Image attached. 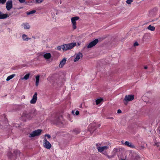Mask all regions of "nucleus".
Instances as JSON below:
<instances>
[{"mask_svg":"<svg viewBox=\"0 0 160 160\" xmlns=\"http://www.w3.org/2000/svg\"><path fill=\"white\" fill-rule=\"evenodd\" d=\"M76 45L75 42L64 44L57 47V49L58 50H61L62 49L63 51H66L72 48Z\"/></svg>","mask_w":160,"mask_h":160,"instance_id":"1","label":"nucleus"},{"mask_svg":"<svg viewBox=\"0 0 160 160\" xmlns=\"http://www.w3.org/2000/svg\"><path fill=\"white\" fill-rule=\"evenodd\" d=\"M134 95H126L125 96L123 101L125 104L127 105L128 102L133 100Z\"/></svg>","mask_w":160,"mask_h":160,"instance_id":"2","label":"nucleus"},{"mask_svg":"<svg viewBox=\"0 0 160 160\" xmlns=\"http://www.w3.org/2000/svg\"><path fill=\"white\" fill-rule=\"evenodd\" d=\"M42 131V130L39 129L35 130L29 134L28 137L29 138H31L38 136L41 134Z\"/></svg>","mask_w":160,"mask_h":160,"instance_id":"3","label":"nucleus"},{"mask_svg":"<svg viewBox=\"0 0 160 160\" xmlns=\"http://www.w3.org/2000/svg\"><path fill=\"white\" fill-rule=\"evenodd\" d=\"M79 18V17L76 16L72 17L71 18V22L72 24V28L73 29L75 30L77 28L76 21L78 20Z\"/></svg>","mask_w":160,"mask_h":160,"instance_id":"4","label":"nucleus"},{"mask_svg":"<svg viewBox=\"0 0 160 160\" xmlns=\"http://www.w3.org/2000/svg\"><path fill=\"white\" fill-rule=\"evenodd\" d=\"M97 123H93L91 124L89 126L88 130L91 133H92L97 128Z\"/></svg>","mask_w":160,"mask_h":160,"instance_id":"5","label":"nucleus"},{"mask_svg":"<svg viewBox=\"0 0 160 160\" xmlns=\"http://www.w3.org/2000/svg\"><path fill=\"white\" fill-rule=\"evenodd\" d=\"M22 116L28 119H31L33 117L32 113L31 112H28L27 111H24L23 112Z\"/></svg>","mask_w":160,"mask_h":160,"instance_id":"6","label":"nucleus"},{"mask_svg":"<svg viewBox=\"0 0 160 160\" xmlns=\"http://www.w3.org/2000/svg\"><path fill=\"white\" fill-rule=\"evenodd\" d=\"M99 40L98 39H96L94 40L91 42L87 46L88 48H91L96 45L98 42Z\"/></svg>","mask_w":160,"mask_h":160,"instance_id":"7","label":"nucleus"},{"mask_svg":"<svg viewBox=\"0 0 160 160\" xmlns=\"http://www.w3.org/2000/svg\"><path fill=\"white\" fill-rule=\"evenodd\" d=\"M109 148L108 146H105L102 147H98L97 148L98 152L101 153H103L102 152L105 150H107Z\"/></svg>","mask_w":160,"mask_h":160,"instance_id":"8","label":"nucleus"},{"mask_svg":"<svg viewBox=\"0 0 160 160\" xmlns=\"http://www.w3.org/2000/svg\"><path fill=\"white\" fill-rule=\"evenodd\" d=\"M12 7V0L8 1L6 3V8L8 11L10 10Z\"/></svg>","mask_w":160,"mask_h":160,"instance_id":"9","label":"nucleus"},{"mask_svg":"<svg viewBox=\"0 0 160 160\" xmlns=\"http://www.w3.org/2000/svg\"><path fill=\"white\" fill-rule=\"evenodd\" d=\"M44 142L43 145L44 147L47 149H50L51 147V144L48 141L46 138L44 139Z\"/></svg>","mask_w":160,"mask_h":160,"instance_id":"10","label":"nucleus"},{"mask_svg":"<svg viewBox=\"0 0 160 160\" xmlns=\"http://www.w3.org/2000/svg\"><path fill=\"white\" fill-rule=\"evenodd\" d=\"M37 93L36 92L32 97V99L30 101V103L31 104L35 103L37 100Z\"/></svg>","mask_w":160,"mask_h":160,"instance_id":"11","label":"nucleus"},{"mask_svg":"<svg viewBox=\"0 0 160 160\" xmlns=\"http://www.w3.org/2000/svg\"><path fill=\"white\" fill-rule=\"evenodd\" d=\"M9 17V16L7 14L3 13L2 12L0 11V19H4L7 18Z\"/></svg>","mask_w":160,"mask_h":160,"instance_id":"12","label":"nucleus"},{"mask_svg":"<svg viewBox=\"0 0 160 160\" xmlns=\"http://www.w3.org/2000/svg\"><path fill=\"white\" fill-rule=\"evenodd\" d=\"M67 61V59L66 58H64L60 62V63L59 64V67L60 68H62L66 63Z\"/></svg>","mask_w":160,"mask_h":160,"instance_id":"13","label":"nucleus"},{"mask_svg":"<svg viewBox=\"0 0 160 160\" xmlns=\"http://www.w3.org/2000/svg\"><path fill=\"white\" fill-rule=\"evenodd\" d=\"M124 144L128 147H130V148H133L134 147V145L132 144V143L131 142H129L128 141H126Z\"/></svg>","mask_w":160,"mask_h":160,"instance_id":"14","label":"nucleus"},{"mask_svg":"<svg viewBox=\"0 0 160 160\" xmlns=\"http://www.w3.org/2000/svg\"><path fill=\"white\" fill-rule=\"evenodd\" d=\"M22 26L25 29H29L30 28V26L28 23H23Z\"/></svg>","mask_w":160,"mask_h":160,"instance_id":"15","label":"nucleus"},{"mask_svg":"<svg viewBox=\"0 0 160 160\" xmlns=\"http://www.w3.org/2000/svg\"><path fill=\"white\" fill-rule=\"evenodd\" d=\"M80 54V52H79L78 54H77L76 55H75V58L73 60L74 62H76L78 61L79 59L80 58V56L79 54Z\"/></svg>","mask_w":160,"mask_h":160,"instance_id":"16","label":"nucleus"},{"mask_svg":"<svg viewBox=\"0 0 160 160\" xmlns=\"http://www.w3.org/2000/svg\"><path fill=\"white\" fill-rule=\"evenodd\" d=\"M40 76L37 75L36 77V82L35 85L36 86H38V85L39 81Z\"/></svg>","mask_w":160,"mask_h":160,"instance_id":"17","label":"nucleus"},{"mask_svg":"<svg viewBox=\"0 0 160 160\" xmlns=\"http://www.w3.org/2000/svg\"><path fill=\"white\" fill-rule=\"evenodd\" d=\"M27 36L26 34H23L22 35V38L23 41H27L31 39L30 38H27Z\"/></svg>","mask_w":160,"mask_h":160,"instance_id":"18","label":"nucleus"},{"mask_svg":"<svg viewBox=\"0 0 160 160\" xmlns=\"http://www.w3.org/2000/svg\"><path fill=\"white\" fill-rule=\"evenodd\" d=\"M51 57V54L49 53H46L44 54V57L47 59L50 58Z\"/></svg>","mask_w":160,"mask_h":160,"instance_id":"19","label":"nucleus"},{"mask_svg":"<svg viewBox=\"0 0 160 160\" xmlns=\"http://www.w3.org/2000/svg\"><path fill=\"white\" fill-rule=\"evenodd\" d=\"M15 75V74H13L8 76L6 79V80L8 81L12 78Z\"/></svg>","mask_w":160,"mask_h":160,"instance_id":"20","label":"nucleus"},{"mask_svg":"<svg viewBox=\"0 0 160 160\" xmlns=\"http://www.w3.org/2000/svg\"><path fill=\"white\" fill-rule=\"evenodd\" d=\"M147 28L152 31H154L155 29V27L152 26L151 25H150Z\"/></svg>","mask_w":160,"mask_h":160,"instance_id":"21","label":"nucleus"},{"mask_svg":"<svg viewBox=\"0 0 160 160\" xmlns=\"http://www.w3.org/2000/svg\"><path fill=\"white\" fill-rule=\"evenodd\" d=\"M120 150V148H114L113 151L112 152L114 153V154L113 155H115V154L116 152H117L119 151Z\"/></svg>","mask_w":160,"mask_h":160,"instance_id":"22","label":"nucleus"},{"mask_svg":"<svg viewBox=\"0 0 160 160\" xmlns=\"http://www.w3.org/2000/svg\"><path fill=\"white\" fill-rule=\"evenodd\" d=\"M36 12V10H32L31 11H29L28 12H27V14L28 15H29L33 14V13H35Z\"/></svg>","mask_w":160,"mask_h":160,"instance_id":"23","label":"nucleus"},{"mask_svg":"<svg viewBox=\"0 0 160 160\" xmlns=\"http://www.w3.org/2000/svg\"><path fill=\"white\" fill-rule=\"evenodd\" d=\"M30 75V73H28L22 79H24L25 80H27L28 78Z\"/></svg>","mask_w":160,"mask_h":160,"instance_id":"24","label":"nucleus"},{"mask_svg":"<svg viewBox=\"0 0 160 160\" xmlns=\"http://www.w3.org/2000/svg\"><path fill=\"white\" fill-rule=\"evenodd\" d=\"M103 99L102 98L98 99L96 100V102L97 105H98L102 101Z\"/></svg>","mask_w":160,"mask_h":160,"instance_id":"25","label":"nucleus"},{"mask_svg":"<svg viewBox=\"0 0 160 160\" xmlns=\"http://www.w3.org/2000/svg\"><path fill=\"white\" fill-rule=\"evenodd\" d=\"M73 133L75 134H77L79 133V131L78 129L75 128L73 130Z\"/></svg>","mask_w":160,"mask_h":160,"instance_id":"26","label":"nucleus"},{"mask_svg":"<svg viewBox=\"0 0 160 160\" xmlns=\"http://www.w3.org/2000/svg\"><path fill=\"white\" fill-rule=\"evenodd\" d=\"M104 155H105L108 158H112L114 156V155H112L111 156H110L108 155L106 152H104V153H102Z\"/></svg>","mask_w":160,"mask_h":160,"instance_id":"27","label":"nucleus"},{"mask_svg":"<svg viewBox=\"0 0 160 160\" xmlns=\"http://www.w3.org/2000/svg\"><path fill=\"white\" fill-rule=\"evenodd\" d=\"M44 0H36V2L38 3H40L42 2Z\"/></svg>","mask_w":160,"mask_h":160,"instance_id":"28","label":"nucleus"},{"mask_svg":"<svg viewBox=\"0 0 160 160\" xmlns=\"http://www.w3.org/2000/svg\"><path fill=\"white\" fill-rule=\"evenodd\" d=\"M133 2V0H127L126 1L127 3L128 4H130Z\"/></svg>","mask_w":160,"mask_h":160,"instance_id":"29","label":"nucleus"},{"mask_svg":"<svg viewBox=\"0 0 160 160\" xmlns=\"http://www.w3.org/2000/svg\"><path fill=\"white\" fill-rule=\"evenodd\" d=\"M138 42H136L134 43V45H133V46L134 47H136V46H138Z\"/></svg>","mask_w":160,"mask_h":160,"instance_id":"30","label":"nucleus"},{"mask_svg":"<svg viewBox=\"0 0 160 160\" xmlns=\"http://www.w3.org/2000/svg\"><path fill=\"white\" fill-rule=\"evenodd\" d=\"M6 1V0H1V3L3 4Z\"/></svg>","mask_w":160,"mask_h":160,"instance_id":"31","label":"nucleus"},{"mask_svg":"<svg viewBox=\"0 0 160 160\" xmlns=\"http://www.w3.org/2000/svg\"><path fill=\"white\" fill-rule=\"evenodd\" d=\"M79 112L77 110L75 112V115H78L79 114Z\"/></svg>","mask_w":160,"mask_h":160,"instance_id":"32","label":"nucleus"},{"mask_svg":"<svg viewBox=\"0 0 160 160\" xmlns=\"http://www.w3.org/2000/svg\"><path fill=\"white\" fill-rule=\"evenodd\" d=\"M45 136L48 137V138H50L51 136H50L49 134H46Z\"/></svg>","mask_w":160,"mask_h":160,"instance_id":"33","label":"nucleus"},{"mask_svg":"<svg viewBox=\"0 0 160 160\" xmlns=\"http://www.w3.org/2000/svg\"><path fill=\"white\" fill-rule=\"evenodd\" d=\"M122 112V111L120 109H118V110L117 112L118 113H120Z\"/></svg>","mask_w":160,"mask_h":160,"instance_id":"34","label":"nucleus"},{"mask_svg":"<svg viewBox=\"0 0 160 160\" xmlns=\"http://www.w3.org/2000/svg\"><path fill=\"white\" fill-rule=\"evenodd\" d=\"M108 119H113V117H108L107 118Z\"/></svg>","mask_w":160,"mask_h":160,"instance_id":"35","label":"nucleus"},{"mask_svg":"<svg viewBox=\"0 0 160 160\" xmlns=\"http://www.w3.org/2000/svg\"><path fill=\"white\" fill-rule=\"evenodd\" d=\"M139 158V156H137L135 158V160H138Z\"/></svg>","mask_w":160,"mask_h":160,"instance_id":"36","label":"nucleus"},{"mask_svg":"<svg viewBox=\"0 0 160 160\" xmlns=\"http://www.w3.org/2000/svg\"><path fill=\"white\" fill-rule=\"evenodd\" d=\"M100 124H97V125H96V126H97V128L98 127H99L100 126Z\"/></svg>","mask_w":160,"mask_h":160,"instance_id":"37","label":"nucleus"},{"mask_svg":"<svg viewBox=\"0 0 160 160\" xmlns=\"http://www.w3.org/2000/svg\"><path fill=\"white\" fill-rule=\"evenodd\" d=\"M72 114H73V115H75L74 114V111H73V110H72Z\"/></svg>","mask_w":160,"mask_h":160,"instance_id":"38","label":"nucleus"},{"mask_svg":"<svg viewBox=\"0 0 160 160\" xmlns=\"http://www.w3.org/2000/svg\"><path fill=\"white\" fill-rule=\"evenodd\" d=\"M144 68L145 69H147L148 68V67L147 66H145L144 67Z\"/></svg>","mask_w":160,"mask_h":160,"instance_id":"39","label":"nucleus"},{"mask_svg":"<svg viewBox=\"0 0 160 160\" xmlns=\"http://www.w3.org/2000/svg\"><path fill=\"white\" fill-rule=\"evenodd\" d=\"M96 146L97 147H99V144L98 143H97L96 145Z\"/></svg>","mask_w":160,"mask_h":160,"instance_id":"40","label":"nucleus"},{"mask_svg":"<svg viewBox=\"0 0 160 160\" xmlns=\"http://www.w3.org/2000/svg\"><path fill=\"white\" fill-rule=\"evenodd\" d=\"M16 151L17 152V153H19V151L18 150H16Z\"/></svg>","mask_w":160,"mask_h":160,"instance_id":"41","label":"nucleus"},{"mask_svg":"<svg viewBox=\"0 0 160 160\" xmlns=\"http://www.w3.org/2000/svg\"><path fill=\"white\" fill-rule=\"evenodd\" d=\"M9 154H11V155H12V153H11V152H8V155H9Z\"/></svg>","mask_w":160,"mask_h":160,"instance_id":"42","label":"nucleus"},{"mask_svg":"<svg viewBox=\"0 0 160 160\" xmlns=\"http://www.w3.org/2000/svg\"><path fill=\"white\" fill-rule=\"evenodd\" d=\"M155 145H156V146H157L158 147V144L156 143V144H155Z\"/></svg>","mask_w":160,"mask_h":160,"instance_id":"43","label":"nucleus"},{"mask_svg":"<svg viewBox=\"0 0 160 160\" xmlns=\"http://www.w3.org/2000/svg\"><path fill=\"white\" fill-rule=\"evenodd\" d=\"M120 160H125V159H121Z\"/></svg>","mask_w":160,"mask_h":160,"instance_id":"44","label":"nucleus"},{"mask_svg":"<svg viewBox=\"0 0 160 160\" xmlns=\"http://www.w3.org/2000/svg\"><path fill=\"white\" fill-rule=\"evenodd\" d=\"M80 54H81V57H82V56L81 53H80Z\"/></svg>","mask_w":160,"mask_h":160,"instance_id":"45","label":"nucleus"},{"mask_svg":"<svg viewBox=\"0 0 160 160\" xmlns=\"http://www.w3.org/2000/svg\"><path fill=\"white\" fill-rule=\"evenodd\" d=\"M9 158H10V156H9Z\"/></svg>","mask_w":160,"mask_h":160,"instance_id":"46","label":"nucleus"}]
</instances>
